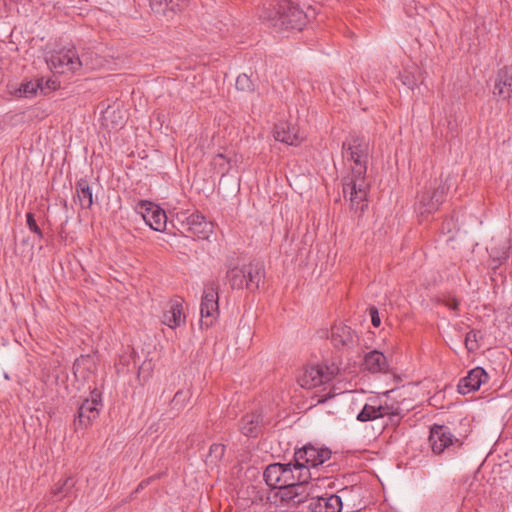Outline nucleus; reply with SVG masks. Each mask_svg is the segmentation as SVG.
<instances>
[{
	"instance_id": "30",
	"label": "nucleus",
	"mask_w": 512,
	"mask_h": 512,
	"mask_svg": "<svg viewBox=\"0 0 512 512\" xmlns=\"http://www.w3.org/2000/svg\"><path fill=\"white\" fill-rule=\"evenodd\" d=\"M350 205L355 212H363L368 204L366 194H350Z\"/></svg>"
},
{
	"instance_id": "9",
	"label": "nucleus",
	"mask_w": 512,
	"mask_h": 512,
	"mask_svg": "<svg viewBox=\"0 0 512 512\" xmlns=\"http://www.w3.org/2000/svg\"><path fill=\"white\" fill-rule=\"evenodd\" d=\"M102 408L101 394L97 390L90 393V398L85 399L78 408L77 416L74 420L76 429L87 428L97 419Z\"/></svg>"
},
{
	"instance_id": "28",
	"label": "nucleus",
	"mask_w": 512,
	"mask_h": 512,
	"mask_svg": "<svg viewBox=\"0 0 512 512\" xmlns=\"http://www.w3.org/2000/svg\"><path fill=\"white\" fill-rule=\"evenodd\" d=\"M481 338L480 331L470 330L465 337V347L468 352H474L479 349V339Z\"/></svg>"
},
{
	"instance_id": "34",
	"label": "nucleus",
	"mask_w": 512,
	"mask_h": 512,
	"mask_svg": "<svg viewBox=\"0 0 512 512\" xmlns=\"http://www.w3.org/2000/svg\"><path fill=\"white\" fill-rule=\"evenodd\" d=\"M191 394L188 390H179L173 397L172 404L176 407L182 408L190 398Z\"/></svg>"
},
{
	"instance_id": "5",
	"label": "nucleus",
	"mask_w": 512,
	"mask_h": 512,
	"mask_svg": "<svg viewBox=\"0 0 512 512\" xmlns=\"http://www.w3.org/2000/svg\"><path fill=\"white\" fill-rule=\"evenodd\" d=\"M264 277V267L259 262L229 267L226 272V280L232 289L258 288Z\"/></svg>"
},
{
	"instance_id": "2",
	"label": "nucleus",
	"mask_w": 512,
	"mask_h": 512,
	"mask_svg": "<svg viewBox=\"0 0 512 512\" xmlns=\"http://www.w3.org/2000/svg\"><path fill=\"white\" fill-rule=\"evenodd\" d=\"M259 17L277 31L290 29L300 31L306 26L309 14L290 0H280L264 4Z\"/></svg>"
},
{
	"instance_id": "15",
	"label": "nucleus",
	"mask_w": 512,
	"mask_h": 512,
	"mask_svg": "<svg viewBox=\"0 0 512 512\" xmlns=\"http://www.w3.org/2000/svg\"><path fill=\"white\" fill-rule=\"evenodd\" d=\"M184 223L187 230L198 239H208L213 233V224L206 221L202 214L193 213L186 217Z\"/></svg>"
},
{
	"instance_id": "24",
	"label": "nucleus",
	"mask_w": 512,
	"mask_h": 512,
	"mask_svg": "<svg viewBox=\"0 0 512 512\" xmlns=\"http://www.w3.org/2000/svg\"><path fill=\"white\" fill-rule=\"evenodd\" d=\"M38 90L44 91L43 78L30 80L22 83L15 91L16 97L32 98L37 95Z\"/></svg>"
},
{
	"instance_id": "10",
	"label": "nucleus",
	"mask_w": 512,
	"mask_h": 512,
	"mask_svg": "<svg viewBox=\"0 0 512 512\" xmlns=\"http://www.w3.org/2000/svg\"><path fill=\"white\" fill-rule=\"evenodd\" d=\"M136 211L154 231L161 232L165 230L167 217L165 211L157 204L150 201H140L136 206Z\"/></svg>"
},
{
	"instance_id": "38",
	"label": "nucleus",
	"mask_w": 512,
	"mask_h": 512,
	"mask_svg": "<svg viewBox=\"0 0 512 512\" xmlns=\"http://www.w3.org/2000/svg\"><path fill=\"white\" fill-rule=\"evenodd\" d=\"M454 228H455V222H454L453 218L446 219L443 222V225H442L443 231H445L447 233H451Z\"/></svg>"
},
{
	"instance_id": "21",
	"label": "nucleus",
	"mask_w": 512,
	"mask_h": 512,
	"mask_svg": "<svg viewBox=\"0 0 512 512\" xmlns=\"http://www.w3.org/2000/svg\"><path fill=\"white\" fill-rule=\"evenodd\" d=\"M364 369L371 373L386 372L388 370V362L385 355L378 351L373 350L367 353L363 362Z\"/></svg>"
},
{
	"instance_id": "44",
	"label": "nucleus",
	"mask_w": 512,
	"mask_h": 512,
	"mask_svg": "<svg viewBox=\"0 0 512 512\" xmlns=\"http://www.w3.org/2000/svg\"><path fill=\"white\" fill-rule=\"evenodd\" d=\"M324 401H325V399H320V400H318V403H321V402H324Z\"/></svg>"
},
{
	"instance_id": "25",
	"label": "nucleus",
	"mask_w": 512,
	"mask_h": 512,
	"mask_svg": "<svg viewBox=\"0 0 512 512\" xmlns=\"http://www.w3.org/2000/svg\"><path fill=\"white\" fill-rule=\"evenodd\" d=\"M262 421L258 413H250L242 418L240 429L246 436L255 437L259 432V426Z\"/></svg>"
},
{
	"instance_id": "14",
	"label": "nucleus",
	"mask_w": 512,
	"mask_h": 512,
	"mask_svg": "<svg viewBox=\"0 0 512 512\" xmlns=\"http://www.w3.org/2000/svg\"><path fill=\"white\" fill-rule=\"evenodd\" d=\"M488 380V374L482 367H476L469 371L468 375L462 378L458 385V392L462 395L477 391L483 383Z\"/></svg>"
},
{
	"instance_id": "13",
	"label": "nucleus",
	"mask_w": 512,
	"mask_h": 512,
	"mask_svg": "<svg viewBox=\"0 0 512 512\" xmlns=\"http://www.w3.org/2000/svg\"><path fill=\"white\" fill-rule=\"evenodd\" d=\"M274 138L288 145H298L306 137L305 133L296 124L280 122L274 127Z\"/></svg>"
},
{
	"instance_id": "16",
	"label": "nucleus",
	"mask_w": 512,
	"mask_h": 512,
	"mask_svg": "<svg viewBox=\"0 0 512 512\" xmlns=\"http://www.w3.org/2000/svg\"><path fill=\"white\" fill-rule=\"evenodd\" d=\"M357 340V335L347 325L340 324L332 328L331 342L338 349L352 348L357 343Z\"/></svg>"
},
{
	"instance_id": "3",
	"label": "nucleus",
	"mask_w": 512,
	"mask_h": 512,
	"mask_svg": "<svg viewBox=\"0 0 512 512\" xmlns=\"http://www.w3.org/2000/svg\"><path fill=\"white\" fill-rule=\"evenodd\" d=\"M48 67L55 73H76L81 68L94 70L102 65L101 59L93 58L91 53L78 55L74 48H63L53 52L46 59Z\"/></svg>"
},
{
	"instance_id": "42",
	"label": "nucleus",
	"mask_w": 512,
	"mask_h": 512,
	"mask_svg": "<svg viewBox=\"0 0 512 512\" xmlns=\"http://www.w3.org/2000/svg\"><path fill=\"white\" fill-rule=\"evenodd\" d=\"M99 195L96 194V197H95V202L96 203H99L100 201H103L104 200V197L106 196V194H101V199L98 197Z\"/></svg>"
},
{
	"instance_id": "36",
	"label": "nucleus",
	"mask_w": 512,
	"mask_h": 512,
	"mask_svg": "<svg viewBox=\"0 0 512 512\" xmlns=\"http://www.w3.org/2000/svg\"><path fill=\"white\" fill-rule=\"evenodd\" d=\"M369 313L371 316V322L374 327H379L381 324V320L379 317V313L376 307H370Z\"/></svg>"
},
{
	"instance_id": "31",
	"label": "nucleus",
	"mask_w": 512,
	"mask_h": 512,
	"mask_svg": "<svg viewBox=\"0 0 512 512\" xmlns=\"http://www.w3.org/2000/svg\"><path fill=\"white\" fill-rule=\"evenodd\" d=\"M235 85L240 91L251 92L254 90L253 82L246 74H240L236 79Z\"/></svg>"
},
{
	"instance_id": "12",
	"label": "nucleus",
	"mask_w": 512,
	"mask_h": 512,
	"mask_svg": "<svg viewBox=\"0 0 512 512\" xmlns=\"http://www.w3.org/2000/svg\"><path fill=\"white\" fill-rule=\"evenodd\" d=\"M309 495L308 480L301 481V479H299V474L297 475L296 484L282 486L276 493V496L280 498L281 503L294 506L306 502Z\"/></svg>"
},
{
	"instance_id": "43",
	"label": "nucleus",
	"mask_w": 512,
	"mask_h": 512,
	"mask_svg": "<svg viewBox=\"0 0 512 512\" xmlns=\"http://www.w3.org/2000/svg\"><path fill=\"white\" fill-rule=\"evenodd\" d=\"M79 365H80V360L78 359V360H76V362L74 363V367L76 368V367H78Z\"/></svg>"
},
{
	"instance_id": "7",
	"label": "nucleus",
	"mask_w": 512,
	"mask_h": 512,
	"mask_svg": "<svg viewBox=\"0 0 512 512\" xmlns=\"http://www.w3.org/2000/svg\"><path fill=\"white\" fill-rule=\"evenodd\" d=\"M338 371V367L334 364L307 366L299 373L297 381L302 388L312 389L330 382Z\"/></svg>"
},
{
	"instance_id": "35",
	"label": "nucleus",
	"mask_w": 512,
	"mask_h": 512,
	"mask_svg": "<svg viewBox=\"0 0 512 512\" xmlns=\"http://www.w3.org/2000/svg\"><path fill=\"white\" fill-rule=\"evenodd\" d=\"M26 218H27L26 223H27L29 230L31 232L35 233L39 238H42V231L36 223L34 214L32 212H28L26 215Z\"/></svg>"
},
{
	"instance_id": "39",
	"label": "nucleus",
	"mask_w": 512,
	"mask_h": 512,
	"mask_svg": "<svg viewBox=\"0 0 512 512\" xmlns=\"http://www.w3.org/2000/svg\"><path fill=\"white\" fill-rule=\"evenodd\" d=\"M445 305H446L448 308H450V309H452V310L456 311V310H458V307H459V301H458L456 298H448V299L445 301Z\"/></svg>"
},
{
	"instance_id": "40",
	"label": "nucleus",
	"mask_w": 512,
	"mask_h": 512,
	"mask_svg": "<svg viewBox=\"0 0 512 512\" xmlns=\"http://www.w3.org/2000/svg\"><path fill=\"white\" fill-rule=\"evenodd\" d=\"M76 192H90V188L85 181H79Z\"/></svg>"
},
{
	"instance_id": "11",
	"label": "nucleus",
	"mask_w": 512,
	"mask_h": 512,
	"mask_svg": "<svg viewBox=\"0 0 512 512\" xmlns=\"http://www.w3.org/2000/svg\"><path fill=\"white\" fill-rule=\"evenodd\" d=\"M429 443L435 454H441L450 446L460 447L462 445V442L451 433L447 426L436 424L430 429Z\"/></svg>"
},
{
	"instance_id": "29",
	"label": "nucleus",
	"mask_w": 512,
	"mask_h": 512,
	"mask_svg": "<svg viewBox=\"0 0 512 512\" xmlns=\"http://www.w3.org/2000/svg\"><path fill=\"white\" fill-rule=\"evenodd\" d=\"M225 453V445L220 443H214L210 446L207 461L211 464H216L222 459Z\"/></svg>"
},
{
	"instance_id": "22",
	"label": "nucleus",
	"mask_w": 512,
	"mask_h": 512,
	"mask_svg": "<svg viewBox=\"0 0 512 512\" xmlns=\"http://www.w3.org/2000/svg\"><path fill=\"white\" fill-rule=\"evenodd\" d=\"M285 464L274 463L267 466L263 473L266 484L272 488L280 489L283 486V478L286 474L284 472Z\"/></svg>"
},
{
	"instance_id": "33",
	"label": "nucleus",
	"mask_w": 512,
	"mask_h": 512,
	"mask_svg": "<svg viewBox=\"0 0 512 512\" xmlns=\"http://www.w3.org/2000/svg\"><path fill=\"white\" fill-rule=\"evenodd\" d=\"M285 466H287V467H284L283 474L287 473V475H285V478H283V486H287L290 484H296L298 471L295 470L294 464L292 465L291 463H288V464H285Z\"/></svg>"
},
{
	"instance_id": "1",
	"label": "nucleus",
	"mask_w": 512,
	"mask_h": 512,
	"mask_svg": "<svg viewBox=\"0 0 512 512\" xmlns=\"http://www.w3.org/2000/svg\"><path fill=\"white\" fill-rule=\"evenodd\" d=\"M343 157L350 165V172L343 178V192H367L371 189L366 177L369 158L368 144L351 137L343 143Z\"/></svg>"
},
{
	"instance_id": "6",
	"label": "nucleus",
	"mask_w": 512,
	"mask_h": 512,
	"mask_svg": "<svg viewBox=\"0 0 512 512\" xmlns=\"http://www.w3.org/2000/svg\"><path fill=\"white\" fill-rule=\"evenodd\" d=\"M219 282L209 280L204 284L200 303V327L209 328L219 317Z\"/></svg>"
},
{
	"instance_id": "32",
	"label": "nucleus",
	"mask_w": 512,
	"mask_h": 512,
	"mask_svg": "<svg viewBox=\"0 0 512 512\" xmlns=\"http://www.w3.org/2000/svg\"><path fill=\"white\" fill-rule=\"evenodd\" d=\"M72 202L81 208H90L93 204V194H71Z\"/></svg>"
},
{
	"instance_id": "18",
	"label": "nucleus",
	"mask_w": 512,
	"mask_h": 512,
	"mask_svg": "<svg viewBox=\"0 0 512 512\" xmlns=\"http://www.w3.org/2000/svg\"><path fill=\"white\" fill-rule=\"evenodd\" d=\"M308 508L310 512H340L342 500L335 494L327 497H316L311 499Z\"/></svg>"
},
{
	"instance_id": "17",
	"label": "nucleus",
	"mask_w": 512,
	"mask_h": 512,
	"mask_svg": "<svg viewBox=\"0 0 512 512\" xmlns=\"http://www.w3.org/2000/svg\"><path fill=\"white\" fill-rule=\"evenodd\" d=\"M493 94L512 101V65L504 67L498 72Z\"/></svg>"
},
{
	"instance_id": "26",
	"label": "nucleus",
	"mask_w": 512,
	"mask_h": 512,
	"mask_svg": "<svg viewBox=\"0 0 512 512\" xmlns=\"http://www.w3.org/2000/svg\"><path fill=\"white\" fill-rule=\"evenodd\" d=\"M75 484L76 481L72 477H67L54 485L52 494L58 499L73 496Z\"/></svg>"
},
{
	"instance_id": "37",
	"label": "nucleus",
	"mask_w": 512,
	"mask_h": 512,
	"mask_svg": "<svg viewBox=\"0 0 512 512\" xmlns=\"http://www.w3.org/2000/svg\"><path fill=\"white\" fill-rule=\"evenodd\" d=\"M402 83L406 86H408L410 89H414V87L417 85L416 80L413 76H410L408 74H404L401 76Z\"/></svg>"
},
{
	"instance_id": "27",
	"label": "nucleus",
	"mask_w": 512,
	"mask_h": 512,
	"mask_svg": "<svg viewBox=\"0 0 512 512\" xmlns=\"http://www.w3.org/2000/svg\"><path fill=\"white\" fill-rule=\"evenodd\" d=\"M120 114H121L120 112H116L115 110H112V109L108 108L104 112V116H103V118L105 120V125L107 127L109 126L108 119L110 118L111 119V128L112 129L121 128L124 125V119H123V117Z\"/></svg>"
},
{
	"instance_id": "20",
	"label": "nucleus",
	"mask_w": 512,
	"mask_h": 512,
	"mask_svg": "<svg viewBox=\"0 0 512 512\" xmlns=\"http://www.w3.org/2000/svg\"><path fill=\"white\" fill-rule=\"evenodd\" d=\"M184 4L185 0H150L151 9L157 14H162L168 20L180 12Z\"/></svg>"
},
{
	"instance_id": "41",
	"label": "nucleus",
	"mask_w": 512,
	"mask_h": 512,
	"mask_svg": "<svg viewBox=\"0 0 512 512\" xmlns=\"http://www.w3.org/2000/svg\"><path fill=\"white\" fill-rule=\"evenodd\" d=\"M116 369H117V373L118 374H121V373L123 374V373L126 372V369H125L124 365H122L121 367L117 365Z\"/></svg>"
},
{
	"instance_id": "19",
	"label": "nucleus",
	"mask_w": 512,
	"mask_h": 512,
	"mask_svg": "<svg viewBox=\"0 0 512 512\" xmlns=\"http://www.w3.org/2000/svg\"><path fill=\"white\" fill-rule=\"evenodd\" d=\"M185 319L182 301L180 299L172 300L164 312L163 323L170 328H177L185 323Z\"/></svg>"
},
{
	"instance_id": "23",
	"label": "nucleus",
	"mask_w": 512,
	"mask_h": 512,
	"mask_svg": "<svg viewBox=\"0 0 512 512\" xmlns=\"http://www.w3.org/2000/svg\"><path fill=\"white\" fill-rule=\"evenodd\" d=\"M418 210L421 214H429L436 211L443 202L444 194H418Z\"/></svg>"
},
{
	"instance_id": "4",
	"label": "nucleus",
	"mask_w": 512,
	"mask_h": 512,
	"mask_svg": "<svg viewBox=\"0 0 512 512\" xmlns=\"http://www.w3.org/2000/svg\"><path fill=\"white\" fill-rule=\"evenodd\" d=\"M332 452L325 447L307 444L294 453V468L299 472V479L307 481L311 477L309 468H315L331 458Z\"/></svg>"
},
{
	"instance_id": "8",
	"label": "nucleus",
	"mask_w": 512,
	"mask_h": 512,
	"mask_svg": "<svg viewBox=\"0 0 512 512\" xmlns=\"http://www.w3.org/2000/svg\"><path fill=\"white\" fill-rule=\"evenodd\" d=\"M384 416H389L390 420L396 423L401 418V411L399 407L383 405L378 399H370L357 414L356 418L360 422H368Z\"/></svg>"
}]
</instances>
